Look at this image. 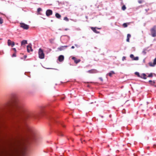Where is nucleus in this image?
<instances>
[{"instance_id": "nucleus-1", "label": "nucleus", "mask_w": 156, "mask_h": 156, "mask_svg": "<svg viewBox=\"0 0 156 156\" xmlns=\"http://www.w3.org/2000/svg\"><path fill=\"white\" fill-rule=\"evenodd\" d=\"M11 114L12 117L16 119L15 121L16 123L18 125H19L18 124L22 125L25 130L29 133V135L27 140L28 142H35L36 140V137L34 130L28 126L24 119L18 117V112L15 110H13L11 112Z\"/></svg>"}, {"instance_id": "nucleus-2", "label": "nucleus", "mask_w": 156, "mask_h": 156, "mask_svg": "<svg viewBox=\"0 0 156 156\" xmlns=\"http://www.w3.org/2000/svg\"><path fill=\"white\" fill-rule=\"evenodd\" d=\"M151 35L153 37L156 36V26H154L151 29Z\"/></svg>"}, {"instance_id": "nucleus-3", "label": "nucleus", "mask_w": 156, "mask_h": 156, "mask_svg": "<svg viewBox=\"0 0 156 156\" xmlns=\"http://www.w3.org/2000/svg\"><path fill=\"white\" fill-rule=\"evenodd\" d=\"M39 57L41 59H43L44 58V54L43 50L41 48H40L38 51Z\"/></svg>"}, {"instance_id": "nucleus-4", "label": "nucleus", "mask_w": 156, "mask_h": 156, "mask_svg": "<svg viewBox=\"0 0 156 156\" xmlns=\"http://www.w3.org/2000/svg\"><path fill=\"white\" fill-rule=\"evenodd\" d=\"M20 27L24 29L27 30L29 28V26L23 23H20Z\"/></svg>"}, {"instance_id": "nucleus-5", "label": "nucleus", "mask_w": 156, "mask_h": 156, "mask_svg": "<svg viewBox=\"0 0 156 156\" xmlns=\"http://www.w3.org/2000/svg\"><path fill=\"white\" fill-rule=\"evenodd\" d=\"M27 51L28 52H30V51H33V50L32 48V45L31 44H29L27 46Z\"/></svg>"}, {"instance_id": "nucleus-6", "label": "nucleus", "mask_w": 156, "mask_h": 156, "mask_svg": "<svg viewBox=\"0 0 156 156\" xmlns=\"http://www.w3.org/2000/svg\"><path fill=\"white\" fill-rule=\"evenodd\" d=\"M46 15L48 16L52 14V11L50 9L47 10L46 12Z\"/></svg>"}, {"instance_id": "nucleus-7", "label": "nucleus", "mask_w": 156, "mask_h": 156, "mask_svg": "<svg viewBox=\"0 0 156 156\" xmlns=\"http://www.w3.org/2000/svg\"><path fill=\"white\" fill-rule=\"evenodd\" d=\"M149 65L151 67H154L156 65V58H155L153 62H150L149 63Z\"/></svg>"}, {"instance_id": "nucleus-8", "label": "nucleus", "mask_w": 156, "mask_h": 156, "mask_svg": "<svg viewBox=\"0 0 156 156\" xmlns=\"http://www.w3.org/2000/svg\"><path fill=\"white\" fill-rule=\"evenodd\" d=\"M87 72L90 73H95L98 72V71L95 69H92L88 70Z\"/></svg>"}, {"instance_id": "nucleus-9", "label": "nucleus", "mask_w": 156, "mask_h": 156, "mask_svg": "<svg viewBox=\"0 0 156 156\" xmlns=\"http://www.w3.org/2000/svg\"><path fill=\"white\" fill-rule=\"evenodd\" d=\"M100 29L101 28H96V27H91V30L95 33H97V34H99L100 33V32L99 31H97V30H96V29Z\"/></svg>"}, {"instance_id": "nucleus-10", "label": "nucleus", "mask_w": 156, "mask_h": 156, "mask_svg": "<svg viewBox=\"0 0 156 156\" xmlns=\"http://www.w3.org/2000/svg\"><path fill=\"white\" fill-rule=\"evenodd\" d=\"M64 56L62 55H60L58 57V59L60 62L63 61L64 59Z\"/></svg>"}, {"instance_id": "nucleus-11", "label": "nucleus", "mask_w": 156, "mask_h": 156, "mask_svg": "<svg viewBox=\"0 0 156 156\" xmlns=\"http://www.w3.org/2000/svg\"><path fill=\"white\" fill-rule=\"evenodd\" d=\"M72 59L75 62L76 64H77L80 61V59H77L75 57H73Z\"/></svg>"}, {"instance_id": "nucleus-12", "label": "nucleus", "mask_w": 156, "mask_h": 156, "mask_svg": "<svg viewBox=\"0 0 156 156\" xmlns=\"http://www.w3.org/2000/svg\"><path fill=\"white\" fill-rule=\"evenodd\" d=\"M146 76V75L145 73H143L140 75V77L144 79H147Z\"/></svg>"}, {"instance_id": "nucleus-13", "label": "nucleus", "mask_w": 156, "mask_h": 156, "mask_svg": "<svg viewBox=\"0 0 156 156\" xmlns=\"http://www.w3.org/2000/svg\"><path fill=\"white\" fill-rule=\"evenodd\" d=\"M115 73L114 72V71H110L109 73L107 75H108L110 77H111L112 76V75L115 74Z\"/></svg>"}, {"instance_id": "nucleus-14", "label": "nucleus", "mask_w": 156, "mask_h": 156, "mask_svg": "<svg viewBox=\"0 0 156 156\" xmlns=\"http://www.w3.org/2000/svg\"><path fill=\"white\" fill-rule=\"evenodd\" d=\"M131 35L130 34H128L127 35V38L126 39V41L128 42H129V38L131 37Z\"/></svg>"}, {"instance_id": "nucleus-15", "label": "nucleus", "mask_w": 156, "mask_h": 156, "mask_svg": "<svg viewBox=\"0 0 156 156\" xmlns=\"http://www.w3.org/2000/svg\"><path fill=\"white\" fill-rule=\"evenodd\" d=\"M27 43V41L25 40H23L21 42V45H24L25 44H26Z\"/></svg>"}, {"instance_id": "nucleus-16", "label": "nucleus", "mask_w": 156, "mask_h": 156, "mask_svg": "<svg viewBox=\"0 0 156 156\" xmlns=\"http://www.w3.org/2000/svg\"><path fill=\"white\" fill-rule=\"evenodd\" d=\"M149 82L151 85H154L155 83V82L154 81H152L151 80H149Z\"/></svg>"}, {"instance_id": "nucleus-17", "label": "nucleus", "mask_w": 156, "mask_h": 156, "mask_svg": "<svg viewBox=\"0 0 156 156\" xmlns=\"http://www.w3.org/2000/svg\"><path fill=\"white\" fill-rule=\"evenodd\" d=\"M55 15V16L58 18H60L61 17V15L58 13H56Z\"/></svg>"}, {"instance_id": "nucleus-18", "label": "nucleus", "mask_w": 156, "mask_h": 156, "mask_svg": "<svg viewBox=\"0 0 156 156\" xmlns=\"http://www.w3.org/2000/svg\"><path fill=\"white\" fill-rule=\"evenodd\" d=\"M12 41L10 40H8V44L9 46H10L11 45Z\"/></svg>"}, {"instance_id": "nucleus-19", "label": "nucleus", "mask_w": 156, "mask_h": 156, "mask_svg": "<svg viewBox=\"0 0 156 156\" xmlns=\"http://www.w3.org/2000/svg\"><path fill=\"white\" fill-rule=\"evenodd\" d=\"M54 38H51L49 40V41L52 44L54 43Z\"/></svg>"}, {"instance_id": "nucleus-20", "label": "nucleus", "mask_w": 156, "mask_h": 156, "mask_svg": "<svg viewBox=\"0 0 156 156\" xmlns=\"http://www.w3.org/2000/svg\"><path fill=\"white\" fill-rule=\"evenodd\" d=\"M58 49L60 51H62L64 49V48H63V46H61L60 47L58 48Z\"/></svg>"}, {"instance_id": "nucleus-21", "label": "nucleus", "mask_w": 156, "mask_h": 156, "mask_svg": "<svg viewBox=\"0 0 156 156\" xmlns=\"http://www.w3.org/2000/svg\"><path fill=\"white\" fill-rule=\"evenodd\" d=\"M122 9L123 10H124L126 9V7L125 5H124L122 6Z\"/></svg>"}, {"instance_id": "nucleus-22", "label": "nucleus", "mask_w": 156, "mask_h": 156, "mask_svg": "<svg viewBox=\"0 0 156 156\" xmlns=\"http://www.w3.org/2000/svg\"><path fill=\"white\" fill-rule=\"evenodd\" d=\"M135 74L137 75L138 77H140V75L139 73L138 72H136Z\"/></svg>"}, {"instance_id": "nucleus-23", "label": "nucleus", "mask_w": 156, "mask_h": 156, "mask_svg": "<svg viewBox=\"0 0 156 156\" xmlns=\"http://www.w3.org/2000/svg\"><path fill=\"white\" fill-rule=\"evenodd\" d=\"M138 59H139V58L138 57H134L133 58V60H138Z\"/></svg>"}, {"instance_id": "nucleus-24", "label": "nucleus", "mask_w": 156, "mask_h": 156, "mask_svg": "<svg viewBox=\"0 0 156 156\" xmlns=\"http://www.w3.org/2000/svg\"><path fill=\"white\" fill-rule=\"evenodd\" d=\"M3 20L0 17V24H2L3 23Z\"/></svg>"}, {"instance_id": "nucleus-25", "label": "nucleus", "mask_w": 156, "mask_h": 156, "mask_svg": "<svg viewBox=\"0 0 156 156\" xmlns=\"http://www.w3.org/2000/svg\"><path fill=\"white\" fill-rule=\"evenodd\" d=\"M123 26L124 27H127V23H125L123 24Z\"/></svg>"}, {"instance_id": "nucleus-26", "label": "nucleus", "mask_w": 156, "mask_h": 156, "mask_svg": "<svg viewBox=\"0 0 156 156\" xmlns=\"http://www.w3.org/2000/svg\"><path fill=\"white\" fill-rule=\"evenodd\" d=\"M148 77H153V73H151L148 76Z\"/></svg>"}, {"instance_id": "nucleus-27", "label": "nucleus", "mask_w": 156, "mask_h": 156, "mask_svg": "<svg viewBox=\"0 0 156 156\" xmlns=\"http://www.w3.org/2000/svg\"><path fill=\"white\" fill-rule=\"evenodd\" d=\"M42 10V9L41 8H38L37 9V11L38 12H39L40 11H41Z\"/></svg>"}, {"instance_id": "nucleus-28", "label": "nucleus", "mask_w": 156, "mask_h": 156, "mask_svg": "<svg viewBox=\"0 0 156 156\" xmlns=\"http://www.w3.org/2000/svg\"><path fill=\"white\" fill-rule=\"evenodd\" d=\"M130 57L131 58H132L133 59V58L134 57L133 55V54L130 55Z\"/></svg>"}, {"instance_id": "nucleus-29", "label": "nucleus", "mask_w": 156, "mask_h": 156, "mask_svg": "<svg viewBox=\"0 0 156 156\" xmlns=\"http://www.w3.org/2000/svg\"><path fill=\"white\" fill-rule=\"evenodd\" d=\"M138 2L140 4H141L143 2V0H139L138 1Z\"/></svg>"}, {"instance_id": "nucleus-30", "label": "nucleus", "mask_w": 156, "mask_h": 156, "mask_svg": "<svg viewBox=\"0 0 156 156\" xmlns=\"http://www.w3.org/2000/svg\"><path fill=\"white\" fill-rule=\"evenodd\" d=\"M64 20H66L67 21H68L69 20V19L67 17H65L64 18Z\"/></svg>"}, {"instance_id": "nucleus-31", "label": "nucleus", "mask_w": 156, "mask_h": 156, "mask_svg": "<svg viewBox=\"0 0 156 156\" xmlns=\"http://www.w3.org/2000/svg\"><path fill=\"white\" fill-rule=\"evenodd\" d=\"M15 45V43L14 42H12L11 45L12 47H13Z\"/></svg>"}, {"instance_id": "nucleus-32", "label": "nucleus", "mask_w": 156, "mask_h": 156, "mask_svg": "<svg viewBox=\"0 0 156 156\" xmlns=\"http://www.w3.org/2000/svg\"><path fill=\"white\" fill-rule=\"evenodd\" d=\"M59 136H63V134H62V133L61 132H59Z\"/></svg>"}, {"instance_id": "nucleus-33", "label": "nucleus", "mask_w": 156, "mask_h": 156, "mask_svg": "<svg viewBox=\"0 0 156 156\" xmlns=\"http://www.w3.org/2000/svg\"><path fill=\"white\" fill-rule=\"evenodd\" d=\"M16 53H13L12 55V57H16Z\"/></svg>"}, {"instance_id": "nucleus-34", "label": "nucleus", "mask_w": 156, "mask_h": 156, "mask_svg": "<svg viewBox=\"0 0 156 156\" xmlns=\"http://www.w3.org/2000/svg\"><path fill=\"white\" fill-rule=\"evenodd\" d=\"M12 49L15 51V53L16 52V50L15 48H13Z\"/></svg>"}, {"instance_id": "nucleus-35", "label": "nucleus", "mask_w": 156, "mask_h": 156, "mask_svg": "<svg viewBox=\"0 0 156 156\" xmlns=\"http://www.w3.org/2000/svg\"><path fill=\"white\" fill-rule=\"evenodd\" d=\"M63 48L65 49V48H67L68 47V46L66 45L63 46Z\"/></svg>"}, {"instance_id": "nucleus-36", "label": "nucleus", "mask_w": 156, "mask_h": 156, "mask_svg": "<svg viewBox=\"0 0 156 156\" xmlns=\"http://www.w3.org/2000/svg\"><path fill=\"white\" fill-rule=\"evenodd\" d=\"M6 105V106H9L10 105V104L9 103H7Z\"/></svg>"}, {"instance_id": "nucleus-37", "label": "nucleus", "mask_w": 156, "mask_h": 156, "mask_svg": "<svg viewBox=\"0 0 156 156\" xmlns=\"http://www.w3.org/2000/svg\"><path fill=\"white\" fill-rule=\"evenodd\" d=\"M99 79L102 81H103V79L102 78L100 77L99 78Z\"/></svg>"}, {"instance_id": "nucleus-38", "label": "nucleus", "mask_w": 156, "mask_h": 156, "mask_svg": "<svg viewBox=\"0 0 156 156\" xmlns=\"http://www.w3.org/2000/svg\"><path fill=\"white\" fill-rule=\"evenodd\" d=\"M143 53L144 54H146V52H145V51H143Z\"/></svg>"}, {"instance_id": "nucleus-39", "label": "nucleus", "mask_w": 156, "mask_h": 156, "mask_svg": "<svg viewBox=\"0 0 156 156\" xmlns=\"http://www.w3.org/2000/svg\"><path fill=\"white\" fill-rule=\"evenodd\" d=\"M74 48V46H72L71 47V48L73 49Z\"/></svg>"}, {"instance_id": "nucleus-40", "label": "nucleus", "mask_w": 156, "mask_h": 156, "mask_svg": "<svg viewBox=\"0 0 156 156\" xmlns=\"http://www.w3.org/2000/svg\"><path fill=\"white\" fill-rule=\"evenodd\" d=\"M123 111H125V110L123 109V110L122 111V112H123Z\"/></svg>"}, {"instance_id": "nucleus-41", "label": "nucleus", "mask_w": 156, "mask_h": 156, "mask_svg": "<svg viewBox=\"0 0 156 156\" xmlns=\"http://www.w3.org/2000/svg\"><path fill=\"white\" fill-rule=\"evenodd\" d=\"M124 58H125V57H123L122 58V59H124Z\"/></svg>"}, {"instance_id": "nucleus-42", "label": "nucleus", "mask_w": 156, "mask_h": 156, "mask_svg": "<svg viewBox=\"0 0 156 156\" xmlns=\"http://www.w3.org/2000/svg\"><path fill=\"white\" fill-rule=\"evenodd\" d=\"M26 57H27V56H25V58H26Z\"/></svg>"}, {"instance_id": "nucleus-43", "label": "nucleus", "mask_w": 156, "mask_h": 156, "mask_svg": "<svg viewBox=\"0 0 156 156\" xmlns=\"http://www.w3.org/2000/svg\"><path fill=\"white\" fill-rule=\"evenodd\" d=\"M75 45L76 46H77V45L76 44H75Z\"/></svg>"}, {"instance_id": "nucleus-44", "label": "nucleus", "mask_w": 156, "mask_h": 156, "mask_svg": "<svg viewBox=\"0 0 156 156\" xmlns=\"http://www.w3.org/2000/svg\"><path fill=\"white\" fill-rule=\"evenodd\" d=\"M154 146H155V147H156V145H154Z\"/></svg>"}, {"instance_id": "nucleus-45", "label": "nucleus", "mask_w": 156, "mask_h": 156, "mask_svg": "<svg viewBox=\"0 0 156 156\" xmlns=\"http://www.w3.org/2000/svg\"><path fill=\"white\" fill-rule=\"evenodd\" d=\"M111 115H109L110 117H111Z\"/></svg>"}, {"instance_id": "nucleus-46", "label": "nucleus", "mask_w": 156, "mask_h": 156, "mask_svg": "<svg viewBox=\"0 0 156 156\" xmlns=\"http://www.w3.org/2000/svg\"><path fill=\"white\" fill-rule=\"evenodd\" d=\"M63 126V127H65V126L64 125H62Z\"/></svg>"}]
</instances>
